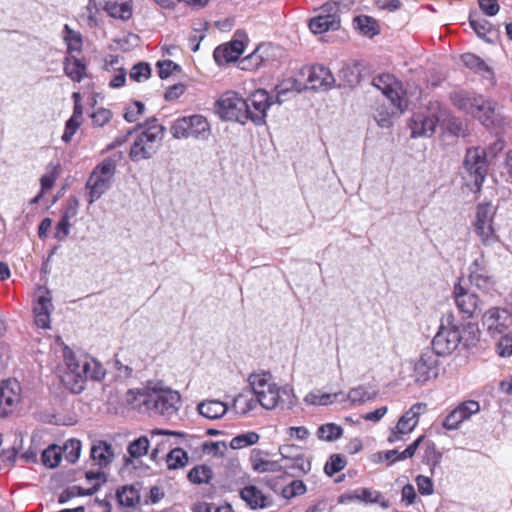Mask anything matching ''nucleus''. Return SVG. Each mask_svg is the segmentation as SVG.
Masks as SVG:
<instances>
[{"mask_svg": "<svg viewBox=\"0 0 512 512\" xmlns=\"http://www.w3.org/2000/svg\"><path fill=\"white\" fill-rule=\"evenodd\" d=\"M158 74L161 79L168 78L173 71H180L181 67L172 60H163L157 62Z\"/></svg>", "mask_w": 512, "mask_h": 512, "instance_id": "57", "label": "nucleus"}, {"mask_svg": "<svg viewBox=\"0 0 512 512\" xmlns=\"http://www.w3.org/2000/svg\"><path fill=\"white\" fill-rule=\"evenodd\" d=\"M469 281L480 290L488 292L495 286V280L489 273L483 256L476 258L469 266Z\"/></svg>", "mask_w": 512, "mask_h": 512, "instance_id": "18", "label": "nucleus"}, {"mask_svg": "<svg viewBox=\"0 0 512 512\" xmlns=\"http://www.w3.org/2000/svg\"><path fill=\"white\" fill-rule=\"evenodd\" d=\"M372 85L379 89L391 102L393 108L403 112L402 99L396 89L398 82L395 77L389 73H383L373 78Z\"/></svg>", "mask_w": 512, "mask_h": 512, "instance_id": "19", "label": "nucleus"}, {"mask_svg": "<svg viewBox=\"0 0 512 512\" xmlns=\"http://www.w3.org/2000/svg\"><path fill=\"white\" fill-rule=\"evenodd\" d=\"M496 351L500 357L512 356V331L497 335Z\"/></svg>", "mask_w": 512, "mask_h": 512, "instance_id": "50", "label": "nucleus"}, {"mask_svg": "<svg viewBox=\"0 0 512 512\" xmlns=\"http://www.w3.org/2000/svg\"><path fill=\"white\" fill-rule=\"evenodd\" d=\"M81 373L86 376V379L94 381H101L105 377V369L102 364L94 358L85 357L79 360Z\"/></svg>", "mask_w": 512, "mask_h": 512, "instance_id": "27", "label": "nucleus"}, {"mask_svg": "<svg viewBox=\"0 0 512 512\" xmlns=\"http://www.w3.org/2000/svg\"><path fill=\"white\" fill-rule=\"evenodd\" d=\"M243 52V41L239 39H234L226 45L218 46L214 50L213 56L217 64L223 65L238 60V58L241 56Z\"/></svg>", "mask_w": 512, "mask_h": 512, "instance_id": "22", "label": "nucleus"}, {"mask_svg": "<svg viewBox=\"0 0 512 512\" xmlns=\"http://www.w3.org/2000/svg\"><path fill=\"white\" fill-rule=\"evenodd\" d=\"M261 451L254 449L251 454L252 467L259 473L265 472H279L282 470L281 464L278 461H268L260 457Z\"/></svg>", "mask_w": 512, "mask_h": 512, "instance_id": "33", "label": "nucleus"}, {"mask_svg": "<svg viewBox=\"0 0 512 512\" xmlns=\"http://www.w3.org/2000/svg\"><path fill=\"white\" fill-rule=\"evenodd\" d=\"M457 409L461 410V415L463 419L466 420L471 417V415L476 414L480 411V405L478 402L469 400L460 404Z\"/></svg>", "mask_w": 512, "mask_h": 512, "instance_id": "62", "label": "nucleus"}, {"mask_svg": "<svg viewBox=\"0 0 512 512\" xmlns=\"http://www.w3.org/2000/svg\"><path fill=\"white\" fill-rule=\"evenodd\" d=\"M166 128L164 126H149L135 138L129 157L133 162L151 159L158 150L156 142H160L164 136Z\"/></svg>", "mask_w": 512, "mask_h": 512, "instance_id": "6", "label": "nucleus"}, {"mask_svg": "<svg viewBox=\"0 0 512 512\" xmlns=\"http://www.w3.org/2000/svg\"><path fill=\"white\" fill-rule=\"evenodd\" d=\"M464 168L473 178L474 186L480 189L488 170L486 151L484 148H469L464 158Z\"/></svg>", "mask_w": 512, "mask_h": 512, "instance_id": "13", "label": "nucleus"}, {"mask_svg": "<svg viewBox=\"0 0 512 512\" xmlns=\"http://www.w3.org/2000/svg\"><path fill=\"white\" fill-rule=\"evenodd\" d=\"M437 357L430 349H426L421 353L418 361L414 364L413 377L415 382L425 383L438 375Z\"/></svg>", "mask_w": 512, "mask_h": 512, "instance_id": "16", "label": "nucleus"}, {"mask_svg": "<svg viewBox=\"0 0 512 512\" xmlns=\"http://www.w3.org/2000/svg\"><path fill=\"white\" fill-rule=\"evenodd\" d=\"M496 208L491 203H482L477 206L475 232L485 246H491L498 241V235L493 227Z\"/></svg>", "mask_w": 512, "mask_h": 512, "instance_id": "9", "label": "nucleus"}, {"mask_svg": "<svg viewBox=\"0 0 512 512\" xmlns=\"http://www.w3.org/2000/svg\"><path fill=\"white\" fill-rule=\"evenodd\" d=\"M149 446V439L146 436H141L128 445L127 452L131 458H140L147 454Z\"/></svg>", "mask_w": 512, "mask_h": 512, "instance_id": "45", "label": "nucleus"}, {"mask_svg": "<svg viewBox=\"0 0 512 512\" xmlns=\"http://www.w3.org/2000/svg\"><path fill=\"white\" fill-rule=\"evenodd\" d=\"M62 452L69 463H76L81 452L80 440L74 438L67 440L62 448Z\"/></svg>", "mask_w": 512, "mask_h": 512, "instance_id": "49", "label": "nucleus"}, {"mask_svg": "<svg viewBox=\"0 0 512 512\" xmlns=\"http://www.w3.org/2000/svg\"><path fill=\"white\" fill-rule=\"evenodd\" d=\"M426 405L422 403L414 404L404 415H402L396 425V429L402 434H409L417 426L421 410Z\"/></svg>", "mask_w": 512, "mask_h": 512, "instance_id": "25", "label": "nucleus"}, {"mask_svg": "<svg viewBox=\"0 0 512 512\" xmlns=\"http://www.w3.org/2000/svg\"><path fill=\"white\" fill-rule=\"evenodd\" d=\"M111 117H112L111 111L108 109H105V108H99L91 115L93 125L98 126V127H102L106 123H108L110 121Z\"/></svg>", "mask_w": 512, "mask_h": 512, "instance_id": "61", "label": "nucleus"}, {"mask_svg": "<svg viewBox=\"0 0 512 512\" xmlns=\"http://www.w3.org/2000/svg\"><path fill=\"white\" fill-rule=\"evenodd\" d=\"M247 104L245 99L234 91H227L216 102V112L222 120L247 122Z\"/></svg>", "mask_w": 512, "mask_h": 512, "instance_id": "8", "label": "nucleus"}, {"mask_svg": "<svg viewBox=\"0 0 512 512\" xmlns=\"http://www.w3.org/2000/svg\"><path fill=\"white\" fill-rule=\"evenodd\" d=\"M170 132L176 139L194 138L197 140H207L211 134V128L208 120L200 115L194 114L176 119Z\"/></svg>", "mask_w": 512, "mask_h": 512, "instance_id": "5", "label": "nucleus"}, {"mask_svg": "<svg viewBox=\"0 0 512 512\" xmlns=\"http://www.w3.org/2000/svg\"><path fill=\"white\" fill-rule=\"evenodd\" d=\"M461 60L467 68L473 70L475 73L483 75L485 78H489L493 74L487 64L480 57L472 53L463 54L461 56Z\"/></svg>", "mask_w": 512, "mask_h": 512, "instance_id": "34", "label": "nucleus"}, {"mask_svg": "<svg viewBox=\"0 0 512 512\" xmlns=\"http://www.w3.org/2000/svg\"><path fill=\"white\" fill-rule=\"evenodd\" d=\"M316 434L320 440L332 442L342 436L343 428L335 423H326L318 428Z\"/></svg>", "mask_w": 512, "mask_h": 512, "instance_id": "40", "label": "nucleus"}, {"mask_svg": "<svg viewBox=\"0 0 512 512\" xmlns=\"http://www.w3.org/2000/svg\"><path fill=\"white\" fill-rule=\"evenodd\" d=\"M112 445L106 441L98 440L90 449V457L100 468L109 466L114 459Z\"/></svg>", "mask_w": 512, "mask_h": 512, "instance_id": "23", "label": "nucleus"}, {"mask_svg": "<svg viewBox=\"0 0 512 512\" xmlns=\"http://www.w3.org/2000/svg\"><path fill=\"white\" fill-rule=\"evenodd\" d=\"M267 45H259L253 53L242 60L243 69L257 68L265 59L264 53L268 50Z\"/></svg>", "mask_w": 512, "mask_h": 512, "instance_id": "47", "label": "nucleus"}, {"mask_svg": "<svg viewBox=\"0 0 512 512\" xmlns=\"http://www.w3.org/2000/svg\"><path fill=\"white\" fill-rule=\"evenodd\" d=\"M104 10L109 16L121 20H128L132 16V5L124 0H107L104 5Z\"/></svg>", "mask_w": 512, "mask_h": 512, "instance_id": "26", "label": "nucleus"}, {"mask_svg": "<svg viewBox=\"0 0 512 512\" xmlns=\"http://www.w3.org/2000/svg\"><path fill=\"white\" fill-rule=\"evenodd\" d=\"M270 380L271 374L265 372L253 373L249 376V385L251 386L253 393L256 395L257 400L261 397V394H264L274 385Z\"/></svg>", "mask_w": 512, "mask_h": 512, "instance_id": "32", "label": "nucleus"}, {"mask_svg": "<svg viewBox=\"0 0 512 512\" xmlns=\"http://www.w3.org/2000/svg\"><path fill=\"white\" fill-rule=\"evenodd\" d=\"M288 89L277 91L276 99L264 89H258L245 99L247 104V121H252L256 126H262L266 123V112L274 102L281 104L284 101L283 96L287 94Z\"/></svg>", "mask_w": 512, "mask_h": 512, "instance_id": "7", "label": "nucleus"}, {"mask_svg": "<svg viewBox=\"0 0 512 512\" xmlns=\"http://www.w3.org/2000/svg\"><path fill=\"white\" fill-rule=\"evenodd\" d=\"M464 421L463 416L461 415V410L455 408L451 411L443 421V427L447 430L457 429L459 424Z\"/></svg>", "mask_w": 512, "mask_h": 512, "instance_id": "58", "label": "nucleus"}, {"mask_svg": "<svg viewBox=\"0 0 512 512\" xmlns=\"http://www.w3.org/2000/svg\"><path fill=\"white\" fill-rule=\"evenodd\" d=\"M52 307L53 305L50 291L46 287H38L37 300L33 307L35 322L38 327L43 329L49 328L50 313Z\"/></svg>", "mask_w": 512, "mask_h": 512, "instance_id": "20", "label": "nucleus"}, {"mask_svg": "<svg viewBox=\"0 0 512 512\" xmlns=\"http://www.w3.org/2000/svg\"><path fill=\"white\" fill-rule=\"evenodd\" d=\"M308 26L314 34L338 30L341 26L339 5L336 3L324 4L320 8V13L310 19Z\"/></svg>", "mask_w": 512, "mask_h": 512, "instance_id": "12", "label": "nucleus"}, {"mask_svg": "<svg viewBox=\"0 0 512 512\" xmlns=\"http://www.w3.org/2000/svg\"><path fill=\"white\" fill-rule=\"evenodd\" d=\"M450 99L458 109L482 119L484 125L493 124L497 106L495 101L485 100L481 95H474L466 91H455L451 93Z\"/></svg>", "mask_w": 512, "mask_h": 512, "instance_id": "2", "label": "nucleus"}, {"mask_svg": "<svg viewBox=\"0 0 512 512\" xmlns=\"http://www.w3.org/2000/svg\"><path fill=\"white\" fill-rule=\"evenodd\" d=\"M361 64L354 62L345 64L339 71V78L344 86H354L361 81Z\"/></svg>", "mask_w": 512, "mask_h": 512, "instance_id": "31", "label": "nucleus"}, {"mask_svg": "<svg viewBox=\"0 0 512 512\" xmlns=\"http://www.w3.org/2000/svg\"><path fill=\"white\" fill-rule=\"evenodd\" d=\"M339 393H323L311 392L306 395L304 401L310 405H328L334 402Z\"/></svg>", "mask_w": 512, "mask_h": 512, "instance_id": "51", "label": "nucleus"}, {"mask_svg": "<svg viewBox=\"0 0 512 512\" xmlns=\"http://www.w3.org/2000/svg\"><path fill=\"white\" fill-rule=\"evenodd\" d=\"M306 491L307 488L304 482L302 480L296 479L282 489V496L286 499H292L294 497L305 494Z\"/></svg>", "mask_w": 512, "mask_h": 512, "instance_id": "52", "label": "nucleus"}, {"mask_svg": "<svg viewBox=\"0 0 512 512\" xmlns=\"http://www.w3.org/2000/svg\"><path fill=\"white\" fill-rule=\"evenodd\" d=\"M377 395V391L376 390H373V391H369L366 387L364 386H358L356 388H352L349 393H348V399L352 402V403H358V404H363L365 403L366 401H369V400H372L376 397Z\"/></svg>", "mask_w": 512, "mask_h": 512, "instance_id": "46", "label": "nucleus"}, {"mask_svg": "<svg viewBox=\"0 0 512 512\" xmlns=\"http://www.w3.org/2000/svg\"><path fill=\"white\" fill-rule=\"evenodd\" d=\"M344 497H346L348 500H358L365 503H379L381 493L378 491H373L369 488H361L355 490L352 494L341 496L340 502L343 501Z\"/></svg>", "mask_w": 512, "mask_h": 512, "instance_id": "38", "label": "nucleus"}, {"mask_svg": "<svg viewBox=\"0 0 512 512\" xmlns=\"http://www.w3.org/2000/svg\"><path fill=\"white\" fill-rule=\"evenodd\" d=\"M116 166L117 160L108 157L93 169L85 185L89 204L94 203L110 189Z\"/></svg>", "mask_w": 512, "mask_h": 512, "instance_id": "4", "label": "nucleus"}, {"mask_svg": "<svg viewBox=\"0 0 512 512\" xmlns=\"http://www.w3.org/2000/svg\"><path fill=\"white\" fill-rule=\"evenodd\" d=\"M212 476L213 471L209 466L197 465L188 472L187 478L193 484H204L209 483Z\"/></svg>", "mask_w": 512, "mask_h": 512, "instance_id": "39", "label": "nucleus"}, {"mask_svg": "<svg viewBox=\"0 0 512 512\" xmlns=\"http://www.w3.org/2000/svg\"><path fill=\"white\" fill-rule=\"evenodd\" d=\"M453 297L460 313L467 319L482 315L484 304L478 295L461 284V280L455 283Z\"/></svg>", "mask_w": 512, "mask_h": 512, "instance_id": "11", "label": "nucleus"}, {"mask_svg": "<svg viewBox=\"0 0 512 512\" xmlns=\"http://www.w3.org/2000/svg\"><path fill=\"white\" fill-rule=\"evenodd\" d=\"M166 462L170 470L182 468L188 462V454L182 448H174L167 454Z\"/></svg>", "mask_w": 512, "mask_h": 512, "instance_id": "42", "label": "nucleus"}, {"mask_svg": "<svg viewBox=\"0 0 512 512\" xmlns=\"http://www.w3.org/2000/svg\"><path fill=\"white\" fill-rule=\"evenodd\" d=\"M128 402L147 411L170 418L175 415L181 406L180 394L161 383L149 384L143 390H129Z\"/></svg>", "mask_w": 512, "mask_h": 512, "instance_id": "1", "label": "nucleus"}, {"mask_svg": "<svg viewBox=\"0 0 512 512\" xmlns=\"http://www.w3.org/2000/svg\"><path fill=\"white\" fill-rule=\"evenodd\" d=\"M257 401L263 408L270 410L275 408L279 404V401H285V399L282 398L279 388L274 384L264 394H261V397Z\"/></svg>", "mask_w": 512, "mask_h": 512, "instance_id": "41", "label": "nucleus"}, {"mask_svg": "<svg viewBox=\"0 0 512 512\" xmlns=\"http://www.w3.org/2000/svg\"><path fill=\"white\" fill-rule=\"evenodd\" d=\"M259 439H260V436L258 433L254 432V431H250L247 433L237 435L234 438H232L229 446L231 449H234V450L242 449V448L256 444L259 441Z\"/></svg>", "mask_w": 512, "mask_h": 512, "instance_id": "44", "label": "nucleus"}, {"mask_svg": "<svg viewBox=\"0 0 512 512\" xmlns=\"http://www.w3.org/2000/svg\"><path fill=\"white\" fill-rule=\"evenodd\" d=\"M395 111H389L388 108L381 106L376 110L374 119L381 128H389L392 125V117Z\"/></svg>", "mask_w": 512, "mask_h": 512, "instance_id": "55", "label": "nucleus"}, {"mask_svg": "<svg viewBox=\"0 0 512 512\" xmlns=\"http://www.w3.org/2000/svg\"><path fill=\"white\" fill-rule=\"evenodd\" d=\"M62 458V448L57 445H50L42 452V463L48 468H55Z\"/></svg>", "mask_w": 512, "mask_h": 512, "instance_id": "43", "label": "nucleus"}, {"mask_svg": "<svg viewBox=\"0 0 512 512\" xmlns=\"http://www.w3.org/2000/svg\"><path fill=\"white\" fill-rule=\"evenodd\" d=\"M21 387L16 379H8L0 385V418L13 412L20 401Z\"/></svg>", "mask_w": 512, "mask_h": 512, "instance_id": "15", "label": "nucleus"}, {"mask_svg": "<svg viewBox=\"0 0 512 512\" xmlns=\"http://www.w3.org/2000/svg\"><path fill=\"white\" fill-rule=\"evenodd\" d=\"M65 362L67 371L61 378L63 385L74 394H79L85 389L86 376L81 373L79 360L75 358L72 352L65 353Z\"/></svg>", "mask_w": 512, "mask_h": 512, "instance_id": "14", "label": "nucleus"}, {"mask_svg": "<svg viewBox=\"0 0 512 512\" xmlns=\"http://www.w3.org/2000/svg\"><path fill=\"white\" fill-rule=\"evenodd\" d=\"M281 466L282 470L293 478L301 477L311 470V462L305 457V455L297 456L294 460L284 462Z\"/></svg>", "mask_w": 512, "mask_h": 512, "instance_id": "29", "label": "nucleus"}, {"mask_svg": "<svg viewBox=\"0 0 512 512\" xmlns=\"http://www.w3.org/2000/svg\"><path fill=\"white\" fill-rule=\"evenodd\" d=\"M346 466L345 458L340 454H333L330 456L329 460L326 462L324 466V471L328 476H333L334 474L343 470Z\"/></svg>", "mask_w": 512, "mask_h": 512, "instance_id": "53", "label": "nucleus"}, {"mask_svg": "<svg viewBox=\"0 0 512 512\" xmlns=\"http://www.w3.org/2000/svg\"><path fill=\"white\" fill-rule=\"evenodd\" d=\"M308 81L312 84L313 88H332L335 83V78L331 71L323 65H314L310 69Z\"/></svg>", "mask_w": 512, "mask_h": 512, "instance_id": "24", "label": "nucleus"}, {"mask_svg": "<svg viewBox=\"0 0 512 512\" xmlns=\"http://www.w3.org/2000/svg\"><path fill=\"white\" fill-rule=\"evenodd\" d=\"M425 458L431 467V471L433 472L434 468L439 465L442 459V453L436 449V446L433 442L429 441L426 443Z\"/></svg>", "mask_w": 512, "mask_h": 512, "instance_id": "54", "label": "nucleus"}, {"mask_svg": "<svg viewBox=\"0 0 512 512\" xmlns=\"http://www.w3.org/2000/svg\"><path fill=\"white\" fill-rule=\"evenodd\" d=\"M70 227V220L61 217L56 225L55 238L60 242L64 241L70 233Z\"/></svg>", "mask_w": 512, "mask_h": 512, "instance_id": "64", "label": "nucleus"}, {"mask_svg": "<svg viewBox=\"0 0 512 512\" xmlns=\"http://www.w3.org/2000/svg\"><path fill=\"white\" fill-rule=\"evenodd\" d=\"M354 23L360 32L368 37H373L379 33V26L376 20L370 16L360 15L354 18Z\"/></svg>", "mask_w": 512, "mask_h": 512, "instance_id": "37", "label": "nucleus"}, {"mask_svg": "<svg viewBox=\"0 0 512 512\" xmlns=\"http://www.w3.org/2000/svg\"><path fill=\"white\" fill-rule=\"evenodd\" d=\"M453 316L450 314L447 317L448 327L442 323L439 331L432 340V349L437 356H444L452 353L461 341V333L457 326L451 325Z\"/></svg>", "mask_w": 512, "mask_h": 512, "instance_id": "10", "label": "nucleus"}, {"mask_svg": "<svg viewBox=\"0 0 512 512\" xmlns=\"http://www.w3.org/2000/svg\"><path fill=\"white\" fill-rule=\"evenodd\" d=\"M448 110L438 101H431L425 111L414 113L409 122L411 137H430L435 133L437 125L444 123Z\"/></svg>", "mask_w": 512, "mask_h": 512, "instance_id": "3", "label": "nucleus"}, {"mask_svg": "<svg viewBox=\"0 0 512 512\" xmlns=\"http://www.w3.org/2000/svg\"><path fill=\"white\" fill-rule=\"evenodd\" d=\"M202 450L205 454L223 457L227 451V444L224 441L205 442L202 445Z\"/></svg>", "mask_w": 512, "mask_h": 512, "instance_id": "56", "label": "nucleus"}, {"mask_svg": "<svg viewBox=\"0 0 512 512\" xmlns=\"http://www.w3.org/2000/svg\"><path fill=\"white\" fill-rule=\"evenodd\" d=\"M483 324L493 337H497L512 324V315L505 308L493 307L483 314Z\"/></svg>", "mask_w": 512, "mask_h": 512, "instance_id": "17", "label": "nucleus"}, {"mask_svg": "<svg viewBox=\"0 0 512 512\" xmlns=\"http://www.w3.org/2000/svg\"><path fill=\"white\" fill-rule=\"evenodd\" d=\"M63 68L66 76L74 82H81L86 73L85 64L76 57H66L63 61Z\"/></svg>", "mask_w": 512, "mask_h": 512, "instance_id": "30", "label": "nucleus"}, {"mask_svg": "<svg viewBox=\"0 0 512 512\" xmlns=\"http://www.w3.org/2000/svg\"><path fill=\"white\" fill-rule=\"evenodd\" d=\"M440 125H445L447 130L455 136L460 135L463 131L462 121L454 116H451L449 113L446 121L444 123H440Z\"/></svg>", "mask_w": 512, "mask_h": 512, "instance_id": "63", "label": "nucleus"}, {"mask_svg": "<svg viewBox=\"0 0 512 512\" xmlns=\"http://www.w3.org/2000/svg\"><path fill=\"white\" fill-rule=\"evenodd\" d=\"M199 413L208 419H218L228 410L226 403L219 400H206L198 404Z\"/></svg>", "mask_w": 512, "mask_h": 512, "instance_id": "28", "label": "nucleus"}, {"mask_svg": "<svg viewBox=\"0 0 512 512\" xmlns=\"http://www.w3.org/2000/svg\"><path fill=\"white\" fill-rule=\"evenodd\" d=\"M49 169H51V171L45 175H43L40 179V183H41V191L44 193L45 191L51 189L56 181V171H57V168L58 166H54L52 164H50L48 166Z\"/></svg>", "mask_w": 512, "mask_h": 512, "instance_id": "60", "label": "nucleus"}, {"mask_svg": "<svg viewBox=\"0 0 512 512\" xmlns=\"http://www.w3.org/2000/svg\"><path fill=\"white\" fill-rule=\"evenodd\" d=\"M118 503L128 508L135 507L140 502L139 491L132 485L123 486L116 492Z\"/></svg>", "mask_w": 512, "mask_h": 512, "instance_id": "35", "label": "nucleus"}, {"mask_svg": "<svg viewBox=\"0 0 512 512\" xmlns=\"http://www.w3.org/2000/svg\"><path fill=\"white\" fill-rule=\"evenodd\" d=\"M152 69L147 62H138L130 70L129 77L135 82H142L151 77Z\"/></svg>", "mask_w": 512, "mask_h": 512, "instance_id": "48", "label": "nucleus"}, {"mask_svg": "<svg viewBox=\"0 0 512 512\" xmlns=\"http://www.w3.org/2000/svg\"><path fill=\"white\" fill-rule=\"evenodd\" d=\"M469 23L475 33L481 38L485 37L486 33L490 29V24L487 20L475 19L473 15L469 16Z\"/></svg>", "mask_w": 512, "mask_h": 512, "instance_id": "59", "label": "nucleus"}, {"mask_svg": "<svg viewBox=\"0 0 512 512\" xmlns=\"http://www.w3.org/2000/svg\"><path fill=\"white\" fill-rule=\"evenodd\" d=\"M240 497L253 510L265 509L273 505V499L254 485H248L241 489Z\"/></svg>", "mask_w": 512, "mask_h": 512, "instance_id": "21", "label": "nucleus"}, {"mask_svg": "<svg viewBox=\"0 0 512 512\" xmlns=\"http://www.w3.org/2000/svg\"><path fill=\"white\" fill-rule=\"evenodd\" d=\"M63 40L67 45V52L72 54L74 52H81L82 50V35L80 32L74 31L68 24L63 28Z\"/></svg>", "mask_w": 512, "mask_h": 512, "instance_id": "36", "label": "nucleus"}]
</instances>
